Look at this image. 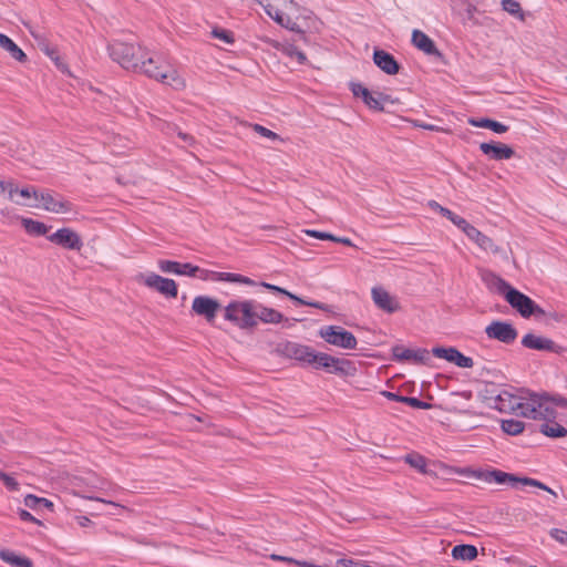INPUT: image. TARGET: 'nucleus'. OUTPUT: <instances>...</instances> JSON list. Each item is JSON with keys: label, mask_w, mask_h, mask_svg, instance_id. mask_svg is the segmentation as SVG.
Returning <instances> with one entry per match:
<instances>
[{"label": "nucleus", "mask_w": 567, "mask_h": 567, "mask_svg": "<svg viewBox=\"0 0 567 567\" xmlns=\"http://www.w3.org/2000/svg\"><path fill=\"white\" fill-rule=\"evenodd\" d=\"M286 350L290 358L308 365H312L317 352L311 347L299 343H289Z\"/></svg>", "instance_id": "nucleus-22"}, {"label": "nucleus", "mask_w": 567, "mask_h": 567, "mask_svg": "<svg viewBox=\"0 0 567 567\" xmlns=\"http://www.w3.org/2000/svg\"><path fill=\"white\" fill-rule=\"evenodd\" d=\"M373 62L379 69L389 75H394L399 72V64L394 56L384 50H374Z\"/></svg>", "instance_id": "nucleus-23"}, {"label": "nucleus", "mask_w": 567, "mask_h": 567, "mask_svg": "<svg viewBox=\"0 0 567 567\" xmlns=\"http://www.w3.org/2000/svg\"><path fill=\"white\" fill-rule=\"evenodd\" d=\"M0 47L6 50L14 60L27 61V54L8 35L0 33Z\"/></svg>", "instance_id": "nucleus-30"}, {"label": "nucleus", "mask_w": 567, "mask_h": 567, "mask_svg": "<svg viewBox=\"0 0 567 567\" xmlns=\"http://www.w3.org/2000/svg\"><path fill=\"white\" fill-rule=\"evenodd\" d=\"M311 367L315 369H323L328 373L343 378L354 377L357 373V367L351 360L318 351L316 352Z\"/></svg>", "instance_id": "nucleus-6"}, {"label": "nucleus", "mask_w": 567, "mask_h": 567, "mask_svg": "<svg viewBox=\"0 0 567 567\" xmlns=\"http://www.w3.org/2000/svg\"><path fill=\"white\" fill-rule=\"evenodd\" d=\"M458 473L462 475L468 476V477L481 480L485 483H495V484H499V485L508 484L512 486H515L516 484L519 483V484L527 485V486H535V487H538L540 489L547 491V492L556 495L551 488H549L548 486H546L545 484H543L542 482H539L537 480L529 478V477H518V476H515L513 474H509V473H506V472H503L499 470L483 471V470L464 468V470L458 471Z\"/></svg>", "instance_id": "nucleus-3"}, {"label": "nucleus", "mask_w": 567, "mask_h": 567, "mask_svg": "<svg viewBox=\"0 0 567 567\" xmlns=\"http://www.w3.org/2000/svg\"><path fill=\"white\" fill-rule=\"evenodd\" d=\"M371 297L377 308L386 313L396 312L401 308L399 299L382 286H374L371 289Z\"/></svg>", "instance_id": "nucleus-14"}, {"label": "nucleus", "mask_w": 567, "mask_h": 567, "mask_svg": "<svg viewBox=\"0 0 567 567\" xmlns=\"http://www.w3.org/2000/svg\"><path fill=\"white\" fill-rule=\"evenodd\" d=\"M212 35L227 44H231L234 42L233 33L225 29H214L212 31Z\"/></svg>", "instance_id": "nucleus-43"}, {"label": "nucleus", "mask_w": 567, "mask_h": 567, "mask_svg": "<svg viewBox=\"0 0 567 567\" xmlns=\"http://www.w3.org/2000/svg\"><path fill=\"white\" fill-rule=\"evenodd\" d=\"M299 567H329V566H327V565H316V564H312V563H309V561H306V560H301Z\"/></svg>", "instance_id": "nucleus-60"}, {"label": "nucleus", "mask_w": 567, "mask_h": 567, "mask_svg": "<svg viewBox=\"0 0 567 567\" xmlns=\"http://www.w3.org/2000/svg\"><path fill=\"white\" fill-rule=\"evenodd\" d=\"M19 517L21 518V520H24V522H31V523H34L37 525H42V522L39 520L38 518H35L32 514H30L28 511L25 509H20L19 511Z\"/></svg>", "instance_id": "nucleus-53"}, {"label": "nucleus", "mask_w": 567, "mask_h": 567, "mask_svg": "<svg viewBox=\"0 0 567 567\" xmlns=\"http://www.w3.org/2000/svg\"><path fill=\"white\" fill-rule=\"evenodd\" d=\"M484 280L491 290L504 296L505 299L508 296V291L514 289L507 281L495 274L486 275Z\"/></svg>", "instance_id": "nucleus-28"}, {"label": "nucleus", "mask_w": 567, "mask_h": 567, "mask_svg": "<svg viewBox=\"0 0 567 567\" xmlns=\"http://www.w3.org/2000/svg\"><path fill=\"white\" fill-rule=\"evenodd\" d=\"M488 130H492L493 132H495L497 134H503L508 131V126L501 122L491 120Z\"/></svg>", "instance_id": "nucleus-50"}, {"label": "nucleus", "mask_w": 567, "mask_h": 567, "mask_svg": "<svg viewBox=\"0 0 567 567\" xmlns=\"http://www.w3.org/2000/svg\"><path fill=\"white\" fill-rule=\"evenodd\" d=\"M143 73L176 91L185 89L186 81L181 72L167 61L154 56H145L140 61L138 70Z\"/></svg>", "instance_id": "nucleus-2"}, {"label": "nucleus", "mask_w": 567, "mask_h": 567, "mask_svg": "<svg viewBox=\"0 0 567 567\" xmlns=\"http://www.w3.org/2000/svg\"><path fill=\"white\" fill-rule=\"evenodd\" d=\"M255 317L256 326L259 321L264 323H279L284 320V315L281 312L258 302H256Z\"/></svg>", "instance_id": "nucleus-25"}, {"label": "nucleus", "mask_w": 567, "mask_h": 567, "mask_svg": "<svg viewBox=\"0 0 567 567\" xmlns=\"http://www.w3.org/2000/svg\"><path fill=\"white\" fill-rule=\"evenodd\" d=\"M318 334L330 346L343 350H354L358 346L355 336L340 326L321 327Z\"/></svg>", "instance_id": "nucleus-8"}, {"label": "nucleus", "mask_w": 567, "mask_h": 567, "mask_svg": "<svg viewBox=\"0 0 567 567\" xmlns=\"http://www.w3.org/2000/svg\"><path fill=\"white\" fill-rule=\"evenodd\" d=\"M43 52L54 62L58 69H60L63 72L66 70V66L62 61L59 51L55 48L45 45L43 48Z\"/></svg>", "instance_id": "nucleus-40"}, {"label": "nucleus", "mask_w": 567, "mask_h": 567, "mask_svg": "<svg viewBox=\"0 0 567 567\" xmlns=\"http://www.w3.org/2000/svg\"><path fill=\"white\" fill-rule=\"evenodd\" d=\"M429 206L440 213L442 216L446 217L449 220H451L457 228L458 226L461 225V223L465 219L458 215H456L455 213H453L452 210H450L449 208H445L443 206H441L435 200H431L429 203Z\"/></svg>", "instance_id": "nucleus-35"}, {"label": "nucleus", "mask_w": 567, "mask_h": 567, "mask_svg": "<svg viewBox=\"0 0 567 567\" xmlns=\"http://www.w3.org/2000/svg\"><path fill=\"white\" fill-rule=\"evenodd\" d=\"M492 408L502 412L533 420H549L553 402L544 393L526 389H504L492 399Z\"/></svg>", "instance_id": "nucleus-1"}, {"label": "nucleus", "mask_w": 567, "mask_h": 567, "mask_svg": "<svg viewBox=\"0 0 567 567\" xmlns=\"http://www.w3.org/2000/svg\"><path fill=\"white\" fill-rule=\"evenodd\" d=\"M134 281L163 295L166 298H176L178 293V288L175 280L162 277L153 271L136 274L134 276Z\"/></svg>", "instance_id": "nucleus-7"}, {"label": "nucleus", "mask_w": 567, "mask_h": 567, "mask_svg": "<svg viewBox=\"0 0 567 567\" xmlns=\"http://www.w3.org/2000/svg\"><path fill=\"white\" fill-rule=\"evenodd\" d=\"M404 461L421 473H426V458L420 454H408Z\"/></svg>", "instance_id": "nucleus-37"}, {"label": "nucleus", "mask_w": 567, "mask_h": 567, "mask_svg": "<svg viewBox=\"0 0 567 567\" xmlns=\"http://www.w3.org/2000/svg\"><path fill=\"white\" fill-rule=\"evenodd\" d=\"M0 481L6 485L9 491H18L19 483L17 480L4 472H0Z\"/></svg>", "instance_id": "nucleus-44"}, {"label": "nucleus", "mask_w": 567, "mask_h": 567, "mask_svg": "<svg viewBox=\"0 0 567 567\" xmlns=\"http://www.w3.org/2000/svg\"><path fill=\"white\" fill-rule=\"evenodd\" d=\"M110 56L126 70L137 71L140 61L146 56L145 50L133 43L114 40L109 45Z\"/></svg>", "instance_id": "nucleus-5"}, {"label": "nucleus", "mask_w": 567, "mask_h": 567, "mask_svg": "<svg viewBox=\"0 0 567 567\" xmlns=\"http://www.w3.org/2000/svg\"><path fill=\"white\" fill-rule=\"evenodd\" d=\"M540 432L549 437H564L567 430L557 422H546L540 425Z\"/></svg>", "instance_id": "nucleus-33"}, {"label": "nucleus", "mask_w": 567, "mask_h": 567, "mask_svg": "<svg viewBox=\"0 0 567 567\" xmlns=\"http://www.w3.org/2000/svg\"><path fill=\"white\" fill-rule=\"evenodd\" d=\"M365 561L350 558H340L336 563L337 567H365Z\"/></svg>", "instance_id": "nucleus-46"}, {"label": "nucleus", "mask_w": 567, "mask_h": 567, "mask_svg": "<svg viewBox=\"0 0 567 567\" xmlns=\"http://www.w3.org/2000/svg\"><path fill=\"white\" fill-rule=\"evenodd\" d=\"M194 265L189 262H178L168 259H159L157 261V268L159 271L165 274H173L176 276L193 277Z\"/></svg>", "instance_id": "nucleus-21"}, {"label": "nucleus", "mask_w": 567, "mask_h": 567, "mask_svg": "<svg viewBox=\"0 0 567 567\" xmlns=\"http://www.w3.org/2000/svg\"><path fill=\"white\" fill-rule=\"evenodd\" d=\"M302 233L306 234L307 236H310V237H313V238H317L320 240H330V241L339 243V244H342L346 246H354L353 243L351 241V239L348 237H337L330 233L319 231V230H315V229H303Z\"/></svg>", "instance_id": "nucleus-32"}, {"label": "nucleus", "mask_w": 567, "mask_h": 567, "mask_svg": "<svg viewBox=\"0 0 567 567\" xmlns=\"http://www.w3.org/2000/svg\"><path fill=\"white\" fill-rule=\"evenodd\" d=\"M220 308L218 300L208 296H197L193 299L192 310L197 316L204 317L208 322H213Z\"/></svg>", "instance_id": "nucleus-16"}, {"label": "nucleus", "mask_w": 567, "mask_h": 567, "mask_svg": "<svg viewBox=\"0 0 567 567\" xmlns=\"http://www.w3.org/2000/svg\"><path fill=\"white\" fill-rule=\"evenodd\" d=\"M404 403H408L409 405H411L413 408H417V409H425L429 406L427 403L422 402L416 398H409V396H405Z\"/></svg>", "instance_id": "nucleus-56"}, {"label": "nucleus", "mask_w": 567, "mask_h": 567, "mask_svg": "<svg viewBox=\"0 0 567 567\" xmlns=\"http://www.w3.org/2000/svg\"><path fill=\"white\" fill-rule=\"evenodd\" d=\"M41 497H38L32 494H28L24 497V505L30 508H35L40 504Z\"/></svg>", "instance_id": "nucleus-55"}, {"label": "nucleus", "mask_w": 567, "mask_h": 567, "mask_svg": "<svg viewBox=\"0 0 567 567\" xmlns=\"http://www.w3.org/2000/svg\"><path fill=\"white\" fill-rule=\"evenodd\" d=\"M382 395L385 396L390 401H395V402H404L405 401V396H402V395H399L396 393L389 392V391H383Z\"/></svg>", "instance_id": "nucleus-58"}, {"label": "nucleus", "mask_w": 567, "mask_h": 567, "mask_svg": "<svg viewBox=\"0 0 567 567\" xmlns=\"http://www.w3.org/2000/svg\"><path fill=\"white\" fill-rule=\"evenodd\" d=\"M412 123H413V125L415 127H420V128H423V130L435 131V132H447L446 130H444L442 127H439L436 125H433V124H426V123H423V122H420V121H413Z\"/></svg>", "instance_id": "nucleus-51"}, {"label": "nucleus", "mask_w": 567, "mask_h": 567, "mask_svg": "<svg viewBox=\"0 0 567 567\" xmlns=\"http://www.w3.org/2000/svg\"><path fill=\"white\" fill-rule=\"evenodd\" d=\"M481 152L494 161L509 159L514 156V150L503 143H481Z\"/></svg>", "instance_id": "nucleus-19"}, {"label": "nucleus", "mask_w": 567, "mask_h": 567, "mask_svg": "<svg viewBox=\"0 0 567 567\" xmlns=\"http://www.w3.org/2000/svg\"><path fill=\"white\" fill-rule=\"evenodd\" d=\"M365 567H375V566H372V565L365 564Z\"/></svg>", "instance_id": "nucleus-62"}, {"label": "nucleus", "mask_w": 567, "mask_h": 567, "mask_svg": "<svg viewBox=\"0 0 567 567\" xmlns=\"http://www.w3.org/2000/svg\"><path fill=\"white\" fill-rule=\"evenodd\" d=\"M7 192L10 200L14 199L18 187L13 181H0V195Z\"/></svg>", "instance_id": "nucleus-42"}, {"label": "nucleus", "mask_w": 567, "mask_h": 567, "mask_svg": "<svg viewBox=\"0 0 567 567\" xmlns=\"http://www.w3.org/2000/svg\"><path fill=\"white\" fill-rule=\"evenodd\" d=\"M22 226L30 235L42 236L48 233V227L43 223L33 220L31 218H23Z\"/></svg>", "instance_id": "nucleus-34"}, {"label": "nucleus", "mask_w": 567, "mask_h": 567, "mask_svg": "<svg viewBox=\"0 0 567 567\" xmlns=\"http://www.w3.org/2000/svg\"><path fill=\"white\" fill-rule=\"evenodd\" d=\"M94 489H102V486L91 485V486L83 487L78 481H74L73 482V486H72L70 493L73 496H76V497H81V498H84V499L95 501V502H100V503L112 505L113 507H115L117 509H124L125 508L124 506H122L118 503H115V502H112V501H106L104 498L95 496L94 495Z\"/></svg>", "instance_id": "nucleus-20"}, {"label": "nucleus", "mask_w": 567, "mask_h": 567, "mask_svg": "<svg viewBox=\"0 0 567 567\" xmlns=\"http://www.w3.org/2000/svg\"><path fill=\"white\" fill-rule=\"evenodd\" d=\"M281 51L291 59H296L300 64L305 63L306 54L292 44L280 45Z\"/></svg>", "instance_id": "nucleus-39"}, {"label": "nucleus", "mask_w": 567, "mask_h": 567, "mask_svg": "<svg viewBox=\"0 0 567 567\" xmlns=\"http://www.w3.org/2000/svg\"><path fill=\"white\" fill-rule=\"evenodd\" d=\"M16 194H19L23 198L33 197L35 200L39 198V192L32 187H25L20 190L18 189Z\"/></svg>", "instance_id": "nucleus-49"}, {"label": "nucleus", "mask_w": 567, "mask_h": 567, "mask_svg": "<svg viewBox=\"0 0 567 567\" xmlns=\"http://www.w3.org/2000/svg\"><path fill=\"white\" fill-rule=\"evenodd\" d=\"M179 136H181L184 141H186V140L188 138V136H187L186 134H183V133H179Z\"/></svg>", "instance_id": "nucleus-61"}, {"label": "nucleus", "mask_w": 567, "mask_h": 567, "mask_svg": "<svg viewBox=\"0 0 567 567\" xmlns=\"http://www.w3.org/2000/svg\"><path fill=\"white\" fill-rule=\"evenodd\" d=\"M425 352H426L425 350L414 351L411 349L396 348V349H394V357L398 360L422 361L424 359Z\"/></svg>", "instance_id": "nucleus-36"}, {"label": "nucleus", "mask_w": 567, "mask_h": 567, "mask_svg": "<svg viewBox=\"0 0 567 567\" xmlns=\"http://www.w3.org/2000/svg\"><path fill=\"white\" fill-rule=\"evenodd\" d=\"M74 518L78 525L83 528L90 527L93 524V522L85 515H76Z\"/></svg>", "instance_id": "nucleus-57"}, {"label": "nucleus", "mask_w": 567, "mask_h": 567, "mask_svg": "<svg viewBox=\"0 0 567 567\" xmlns=\"http://www.w3.org/2000/svg\"><path fill=\"white\" fill-rule=\"evenodd\" d=\"M505 300L524 318H529L532 316L540 318L545 316L544 309H542L528 296L522 293L515 288L508 291V296H506Z\"/></svg>", "instance_id": "nucleus-9"}, {"label": "nucleus", "mask_w": 567, "mask_h": 567, "mask_svg": "<svg viewBox=\"0 0 567 567\" xmlns=\"http://www.w3.org/2000/svg\"><path fill=\"white\" fill-rule=\"evenodd\" d=\"M40 504H42L48 509L53 511V503L51 501L41 497Z\"/></svg>", "instance_id": "nucleus-59"}, {"label": "nucleus", "mask_w": 567, "mask_h": 567, "mask_svg": "<svg viewBox=\"0 0 567 567\" xmlns=\"http://www.w3.org/2000/svg\"><path fill=\"white\" fill-rule=\"evenodd\" d=\"M0 558L11 567H32V561L11 549H1Z\"/></svg>", "instance_id": "nucleus-29"}, {"label": "nucleus", "mask_w": 567, "mask_h": 567, "mask_svg": "<svg viewBox=\"0 0 567 567\" xmlns=\"http://www.w3.org/2000/svg\"><path fill=\"white\" fill-rule=\"evenodd\" d=\"M458 229L462 230L466 237L478 246L480 249L486 252L497 255L501 252L499 246H497L492 238L483 234L475 226L464 219Z\"/></svg>", "instance_id": "nucleus-12"}, {"label": "nucleus", "mask_w": 567, "mask_h": 567, "mask_svg": "<svg viewBox=\"0 0 567 567\" xmlns=\"http://www.w3.org/2000/svg\"><path fill=\"white\" fill-rule=\"evenodd\" d=\"M252 130L258 133L260 136L262 137H266L268 140H271V141H281V137L272 132L271 130L262 126V125H259V124H254L252 125Z\"/></svg>", "instance_id": "nucleus-41"}, {"label": "nucleus", "mask_w": 567, "mask_h": 567, "mask_svg": "<svg viewBox=\"0 0 567 567\" xmlns=\"http://www.w3.org/2000/svg\"><path fill=\"white\" fill-rule=\"evenodd\" d=\"M194 278H198L203 281H227V282H236L243 284L247 286H255L256 282L243 275L233 274V272H219L208 269L199 268L198 266L194 267L193 272Z\"/></svg>", "instance_id": "nucleus-11"}, {"label": "nucleus", "mask_w": 567, "mask_h": 567, "mask_svg": "<svg viewBox=\"0 0 567 567\" xmlns=\"http://www.w3.org/2000/svg\"><path fill=\"white\" fill-rule=\"evenodd\" d=\"M38 204L34 207L42 208L47 212L54 214H66L71 212L72 206L68 200H64L61 196L54 195L49 190L39 192Z\"/></svg>", "instance_id": "nucleus-13"}, {"label": "nucleus", "mask_w": 567, "mask_h": 567, "mask_svg": "<svg viewBox=\"0 0 567 567\" xmlns=\"http://www.w3.org/2000/svg\"><path fill=\"white\" fill-rule=\"evenodd\" d=\"M502 7L506 12L514 16L520 11V6L516 0H503Z\"/></svg>", "instance_id": "nucleus-45"}, {"label": "nucleus", "mask_w": 567, "mask_h": 567, "mask_svg": "<svg viewBox=\"0 0 567 567\" xmlns=\"http://www.w3.org/2000/svg\"><path fill=\"white\" fill-rule=\"evenodd\" d=\"M477 554V548L474 545L462 544L452 548V557L456 560L472 561Z\"/></svg>", "instance_id": "nucleus-31"}, {"label": "nucleus", "mask_w": 567, "mask_h": 567, "mask_svg": "<svg viewBox=\"0 0 567 567\" xmlns=\"http://www.w3.org/2000/svg\"><path fill=\"white\" fill-rule=\"evenodd\" d=\"M412 44L427 55H440L434 41L421 30L412 31Z\"/></svg>", "instance_id": "nucleus-24"}, {"label": "nucleus", "mask_w": 567, "mask_h": 567, "mask_svg": "<svg viewBox=\"0 0 567 567\" xmlns=\"http://www.w3.org/2000/svg\"><path fill=\"white\" fill-rule=\"evenodd\" d=\"M270 558L276 561H284V563L291 564V565H295L298 567L300 566V563H301V560H297L291 557L280 556V555H276V554L270 555Z\"/></svg>", "instance_id": "nucleus-52"}, {"label": "nucleus", "mask_w": 567, "mask_h": 567, "mask_svg": "<svg viewBox=\"0 0 567 567\" xmlns=\"http://www.w3.org/2000/svg\"><path fill=\"white\" fill-rule=\"evenodd\" d=\"M491 118L482 117V118H468V124L474 127L489 128Z\"/></svg>", "instance_id": "nucleus-48"}, {"label": "nucleus", "mask_w": 567, "mask_h": 567, "mask_svg": "<svg viewBox=\"0 0 567 567\" xmlns=\"http://www.w3.org/2000/svg\"><path fill=\"white\" fill-rule=\"evenodd\" d=\"M546 396L553 402V415L549 419L555 417V415H556L555 408L556 406L567 408V399H565V398H550L548 395H546Z\"/></svg>", "instance_id": "nucleus-54"}, {"label": "nucleus", "mask_w": 567, "mask_h": 567, "mask_svg": "<svg viewBox=\"0 0 567 567\" xmlns=\"http://www.w3.org/2000/svg\"><path fill=\"white\" fill-rule=\"evenodd\" d=\"M529 567H537V566H529Z\"/></svg>", "instance_id": "nucleus-63"}, {"label": "nucleus", "mask_w": 567, "mask_h": 567, "mask_svg": "<svg viewBox=\"0 0 567 567\" xmlns=\"http://www.w3.org/2000/svg\"><path fill=\"white\" fill-rule=\"evenodd\" d=\"M432 353L435 358L446 360L458 368L470 369L474 365L472 358L464 355L454 347H435L432 349Z\"/></svg>", "instance_id": "nucleus-15"}, {"label": "nucleus", "mask_w": 567, "mask_h": 567, "mask_svg": "<svg viewBox=\"0 0 567 567\" xmlns=\"http://www.w3.org/2000/svg\"><path fill=\"white\" fill-rule=\"evenodd\" d=\"M524 429V423L518 420H504L502 422V430L509 435H518Z\"/></svg>", "instance_id": "nucleus-38"}, {"label": "nucleus", "mask_w": 567, "mask_h": 567, "mask_svg": "<svg viewBox=\"0 0 567 567\" xmlns=\"http://www.w3.org/2000/svg\"><path fill=\"white\" fill-rule=\"evenodd\" d=\"M351 92L355 97H360L363 103L373 111L381 112L385 103H394L390 95L381 92H372L361 83H352Z\"/></svg>", "instance_id": "nucleus-10"}, {"label": "nucleus", "mask_w": 567, "mask_h": 567, "mask_svg": "<svg viewBox=\"0 0 567 567\" xmlns=\"http://www.w3.org/2000/svg\"><path fill=\"white\" fill-rule=\"evenodd\" d=\"M550 536L563 545H567V532L558 528L550 530Z\"/></svg>", "instance_id": "nucleus-47"}, {"label": "nucleus", "mask_w": 567, "mask_h": 567, "mask_svg": "<svg viewBox=\"0 0 567 567\" xmlns=\"http://www.w3.org/2000/svg\"><path fill=\"white\" fill-rule=\"evenodd\" d=\"M260 286L266 288V289H268V290H271V291H275V292H278V293H282V295L287 296L288 298H290L291 300H293V301H296V302H298L300 305L312 307V308H317V309H320V310H326V305H323L321 302H317V301L303 300V299L299 298L298 296L289 292L288 290L281 288V287L268 284V282H260Z\"/></svg>", "instance_id": "nucleus-27"}, {"label": "nucleus", "mask_w": 567, "mask_h": 567, "mask_svg": "<svg viewBox=\"0 0 567 567\" xmlns=\"http://www.w3.org/2000/svg\"><path fill=\"white\" fill-rule=\"evenodd\" d=\"M50 241L64 248L79 250L82 247L80 236L70 228H61L49 237Z\"/></svg>", "instance_id": "nucleus-18"}, {"label": "nucleus", "mask_w": 567, "mask_h": 567, "mask_svg": "<svg viewBox=\"0 0 567 567\" xmlns=\"http://www.w3.org/2000/svg\"><path fill=\"white\" fill-rule=\"evenodd\" d=\"M485 333L489 339L507 344L514 342L517 338V331L513 324L504 321H493L485 328Z\"/></svg>", "instance_id": "nucleus-17"}, {"label": "nucleus", "mask_w": 567, "mask_h": 567, "mask_svg": "<svg viewBox=\"0 0 567 567\" xmlns=\"http://www.w3.org/2000/svg\"><path fill=\"white\" fill-rule=\"evenodd\" d=\"M522 344L525 348L533 350H546L551 351L554 349L555 343L545 337L536 336L534 333H527L522 339Z\"/></svg>", "instance_id": "nucleus-26"}, {"label": "nucleus", "mask_w": 567, "mask_h": 567, "mask_svg": "<svg viewBox=\"0 0 567 567\" xmlns=\"http://www.w3.org/2000/svg\"><path fill=\"white\" fill-rule=\"evenodd\" d=\"M256 301L250 299L231 300L224 308L225 320L234 323L240 329H250L256 327L255 317Z\"/></svg>", "instance_id": "nucleus-4"}]
</instances>
